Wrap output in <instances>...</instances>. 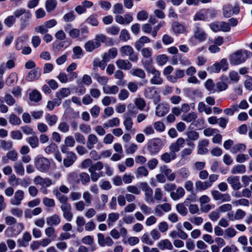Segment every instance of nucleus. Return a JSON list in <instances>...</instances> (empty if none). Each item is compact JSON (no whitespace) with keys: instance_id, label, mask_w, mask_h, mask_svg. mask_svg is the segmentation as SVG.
<instances>
[{"instance_id":"1","label":"nucleus","mask_w":252,"mask_h":252,"mask_svg":"<svg viewBox=\"0 0 252 252\" xmlns=\"http://www.w3.org/2000/svg\"><path fill=\"white\" fill-rule=\"evenodd\" d=\"M34 164L35 168L42 173L48 172L51 164L50 160L41 155H38L34 158Z\"/></svg>"},{"instance_id":"2","label":"nucleus","mask_w":252,"mask_h":252,"mask_svg":"<svg viewBox=\"0 0 252 252\" xmlns=\"http://www.w3.org/2000/svg\"><path fill=\"white\" fill-rule=\"evenodd\" d=\"M103 167V164L101 161H97L94 163V166L89 168L88 171L90 173L91 178L92 181L96 182L100 177L104 176V174L102 172L97 173L96 170L100 171Z\"/></svg>"},{"instance_id":"3","label":"nucleus","mask_w":252,"mask_h":252,"mask_svg":"<svg viewBox=\"0 0 252 252\" xmlns=\"http://www.w3.org/2000/svg\"><path fill=\"white\" fill-rule=\"evenodd\" d=\"M61 203V208L63 212V218L68 221H71L73 214L71 212V206L68 202V198H66L60 202Z\"/></svg>"},{"instance_id":"4","label":"nucleus","mask_w":252,"mask_h":252,"mask_svg":"<svg viewBox=\"0 0 252 252\" xmlns=\"http://www.w3.org/2000/svg\"><path fill=\"white\" fill-rule=\"evenodd\" d=\"M240 12L238 2H236L233 6L230 4H226L222 7V14L225 18H229L233 14H238Z\"/></svg>"},{"instance_id":"5","label":"nucleus","mask_w":252,"mask_h":252,"mask_svg":"<svg viewBox=\"0 0 252 252\" xmlns=\"http://www.w3.org/2000/svg\"><path fill=\"white\" fill-rule=\"evenodd\" d=\"M121 53L128 57L129 60L133 63H136L138 60V55L135 53L133 48L129 45H125L120 48Z\"/></svg>"},{"instance_id":"6","label":"nucleus","mask_w":252,"mask_h":252,"mask_svg":"<svg viewBox=\"0 0 252 252\" xmlns=\"http://www.w3.org/2000/svg\"><path fill=\"white\" fill-rule=\"evenodd\" d=\"M207 34L204 30L198 25H196L193 31V36L189 38V41L193 44L194 38L196 39L199 42H202L205 40Z\"/></svg>"},{"instance_id":"7","label":"nucleus","mask_w":252,"mask_h":252,"mask_svg":"<svg viewBox=\"0 0 252 252\" xmlns=\"http://www.w3.org/2000/svg\"><path fill=\"white\" fill-rule=\"evenodd\" d=\"M246 58L241 51H237L230 57V63L232 65H238L245 62Z\"/></svg>"},{"instance_id":"8","label":"nucleus","mask_w":252,"mask_h":252,"mask_svg":"<svg viewBox=\"0 0 252 252\" xmlns=\"http://www.w3.org/2000/svg\"><path fill=\"white\" fill-rule=\"evenodd\" d=\"M140 187L143 191L145 192V201L148 203H154V199L153 198V190L146 183H140Z\"/></svg>"},{"instance_id":"9","label":"nucleus","mask_w":252,"mask_h":252,"mask_svg":"<svg viewBox=\"0 0 252 252\" xmlns=\"http://www.w3.org/2000/svg\"><path fill=\"white\" fill-rule=\"evenodd\" d=\"M160 141L158 139H153L150 141L148 145V150L152 155H156L160 150Z\"/></svg>"},{"instance_id":"10","label":"nucleus","mask_w":252,"mask_h":252,"mask_svg":"<svg viewBox=\"0 0 252 252\" xmlns=\"http://www.w3.org/2000/svg\"><path fill=\"white\" fill-rule=\"evenodd\" d=\"M24 198V192L21 189H18L14 193V196L10 200L11 205L18 206L21 204Z\"/></svg>"},{"instance_id":"11","label":"nucleus","mask_w":252,"mask_h":252,"mask_svg":"<svg viewBox=\"0 0 252 252\" xmlns=\"http://www.w3.org/2000/svg\"><path fill=\"white\" fill-rule=\"evenodd\" d=\"M133 17L129 14H126L124 16L117 15L115 16V21L119 24L127 25L133 21Z\"/></svg>"},{"instance_id":"12","label":"nucleus","mask_w":252,"mask_h":252,"mask_svg":"<svg viewBox=\"0 0 252 252\" xmlns=\"http://www.w3.org/2000/svg\"><path fill=\"white\" fill-rule=\"evenodd\" d=\"M149 73H151L153 76L150 79V82L153 85H161L163 83V79L160 77V72L156 68H154Z\"/></svg>"},{"instance_id":"13","label":"nucleus","mask_w":252,"mask_h":252,"mask_svg":"<svg viewBox=\"0 0 252 252\" xmlns=\"http://www.w3.org/2000/svg\"><path fill=\"white\" fill-rule=\"evenodd\" d=\"M185 140L183 138H179L177 141L172 143L169 147L170 152L176 156V153L179 151L181 148L184 146Z\"/></svg>"},{"instance_id":"14","label":"nucleus","mask_w":252,"mask_h":252,"mask_svg":"<svg viewBox=\"0 0 252 252\" xmlns=\"http://www.w3.org/2000/svg\"><path fill=\"white\" fill-rule=\"evenodd\" d=\"M226 180L227 183L231 185V187L234 190H239L242 187L238 176H231L228 177Z\"/></svg>"},{"instance_id":"15","label":"nucleus","mask_w":252,"mask_h":252,"mask_svg":"<svg viewBox=\"0 0 252 252\" xmlns=\"http://www.w3.org/2000/svg\"><path fill=\"white\" fill-rule=\"evenodd\" d=\"M77 157L75 154L72 152H69L67 153L66 158L63 160V165L65 167H69L73 165Z\"/></svg>"},{"instance_id":"16","label":"nucleus","mask_w":252,"mask_h":252,"mask_svg":"<svg viewBox=\"0 0 252 252\" xmlns=\"http://www.w3.org/2000/svg\"><path fill=\"white\" fill-rule=\"evenodd\" d=\"M40 75V69L39 68H34L28 73L26 79L28 81H33L38 80Z\"/></svg>"},{"instance_id":"17","label":"nucleus","mask_w":252,"mask_h":252,"mask_svg":"<svg viewBox=\"0 0 252 252\" xmlns=\"http://www.w3.org/2000/svg\"><path fill=\"white\" fill-rule=\"evenodd\" d=\"M160 170L169 181H173L176 177V174L172 172V170L168 168L167 166L164 165L160 167Z\"/></svg>"},{"instance_id":"18","label":"nucleus","mask_w":252,"mask_h":252,"mask_svg":"<svg viewBox=\"0 0 252 252\" xmlns=\"http://www.w3.org/2000/svg\"><path fill=\"white\" fill-rule=\"evenodd\" d=\"M169 111V106L167 104L160 103L156 107V115L158 117L165 116Z\"/></svg>"},{"instance_id":"19","label":"nucleus","mask_w":252,"mask_h":252,"mask_svg":"<svg viewBox=\"0 0 252 252\" xmlns=\"http://www.w3.org/2000/svg\"><path fill=\"white\" fill-rule=\"evenodd\" d=\"M33 182L36 185L45 187H50L52 184L49 178H43L40 176H36L33 179Z\"/></svg>"},{"instance_id":"20","label":"nucleus","mask_w":252,"mask_h":252,"mask_svg":"<svg viewBox=\"0 0 252 252\" xmlns=\"http://www.w3.org/2000/svg\"><path fill=\"white\" fill-rule=\"evenodd\" d=\"M209 141L207 139H202L199 141L198 145V154L200 155L206 154L208 150L206 148L209 145Z\"/></svg>"},{"instance_id":"21","label":"nucleus","mask_w":252,"mask_h":252,"mask_svg":"<svg viewBox=\"0 0 252 252\" xmlns=\"http://www.w3.org/2000/svg\"><path fill=\"white\" fill-rule=\"evenodd\" d=\"M61 221V219L57 214H54L46 218V223L48 226H57L59 225Z\"/></svg>"},{"instance_id":"22","label":"nucleus","mask_w":252,"mask_h":252,"mask_svg":"<svg viewBox=\"0 0 252 252\" xmlns=\"http://www.w3.org/2000/svg\"><path fill=\"white\" fill-rule=\"evenodd\" d=\"M116 64L121 69L129 70L132 67L131 63L127 60L119 59L116 62Z\"/></svg>"},{"instance_id":"23","label":"nucleus","mask_w":252,"mask_h":252,"mask_svg":"<svg viewBox=\"0 0 252 252\" xmlns=\"http://www.w3.org/2000/svg\"><path fill=\"white\" fill-rule=\"evenodd\" d=\"M185 194L184 189L181 187H178L176 191L171 192L170 193V196L173 200H178L182 198Z\"/></svg>"},{"instance_id":"24","label":"nucleus","mask_w":252,"mask_h":252,"mask_svg":"<svg viewBox=\"0 0 252 252\" xmlns=\"http://www.w3.org/2000/svg\"><path fill=\"white\" fill-rule=\"evenodd\" d=\"M32 236L29 232H25L21 239L18 240V243L20 247H26L29 245V242L31 240Z\"/></svg>"},{"instance_id":"25","label":"nucleus","mask_w":252,"mask_h":252,"mask_svg":"<svg viewBox=\"0 0 252 252\" xmlns=\"http://www.w3.org/2000/svg\"><path fill=\"white\" fill-rule=\"evenodd\" d=\"M158 248L161 250L167 249L171 250L173 249V246L171 242L168 239H163L160 240L157 244Z\"/></svg>"},{"instance_id":"26","label":"nucleus","mask_w":252,"mask_h":252,"mask_svg":"<svg viewBox=\"0 0 252 252\" xmlns=\"http://www.w3.org/2000/svg\"><path fill=\"white\" fill-rule=\"evenodd\" d=\"M98 141V138L95 134H90L87 138V147L90 150L93 149Z\"/></svg>"},{"instance_id":"27","label":"nucleus","mask_w":252,"mask_h":252,"mask_svg":"<svg viewBox=\"0 0 252 252\" xmlns=\"http://www.w3.org/2000/svg\"><path fill=\"white\" fill-rule=\"evenodd\" d=\"M154 200L157 201L166 202L167 198L164 196V193L160 188H156L154 192Z\"/></svg>"},{"instance_id":"28","label":"nucleus","mask_w":252,"mask_h":252,"mask_svg":"<svg viewBox=\"0 0 252 252\" xmlns=\"http://www.w3.org/2000/svg\"><path fill=\"white\" fill-rule=\"evenodd\" d=\"M102 91L105 94H116L119 92V87L116 85L105 86L102 87Z\"/></svg>"},{"instance_id":"29","label":"nucleus","mask_w":252,"mask_h":252,"mask_svg":"<svg viewBox=\"0 0 252 252\" xmlns=\"http://www.w3.org/2000/svg\"><path fill=\"white\" fill-rule=\"evenodd\" d=\"M120 121L117 117L109 120L107 122L103 124V126L105 128L117 127L120 125Z\"/></svg>"},{"instance_id":"30","label":"nucleus","mask_w":252,"mask_h":252,"mask_svg":"<svg viewBox=\"0 0 252 252\" xmlns=\"http://www.w3.org/2000/svg\"><path fill=\"white\" fill-rule=\"evenodd\" d=\"M195 186L196 190L198 191L205 190L211 187L210 184L208 181H197L195 183Z\"/></svg>"},{"instance_id":"31","label":"nucleus","mask_w":252,"mask_h":252,"mask_svg":"<svg viewBox=\"0 0 252 252\" xmlns=\"http://www.w3.org/2000/svg\"><path fill=\"white\" fill-rule=\"evenodd\" d=\"M91 75L99 84L103 86H106L109 80L107 77L104 76H101L97 73H91Z\"/></svg>"},{"instance_id":"32","label":"nucleus","mask_w":252,"mask_h":252,"mask_svg":"<svg viewBox=\"0 0 252 252\" xmlns=\"http://www.w3.org/2000/svg\"><path fill=\"white\" fill-rule=\"evenodd\" d=\"M45 120L47 124L50 126H52L57 123L58 118L56 115L46 114L45 116Z\"/></svg>"},{"instance_id":"33","label":"nucleus","mask_w":252,"mask_h":252,"mask_svg":"<svg viewBox=\"0 0 252 252\" xmlns=\"http://www.w3.org/2000/svg\"><path fill=\"white\" fill-rule=\"evenodd\" d=\"M198 111L200 113L205 112L209 115L212 113V108L206 105L203 102H199L197 106Z\"/></svg>"},{"instance_id":"34","label":"nucleus","mask_w":252,"mask_h":252,"mask_svg":"<svg viewBox=\"0 0 252 252\" xmlns=\"http://www.w3.org/2000/svg\"><path fill=\"white\" fill-rule=\"evenodd\" d=\"M105 59L104 58V60ZM93 69L94 71H96L97 67H99L102 70H103L106 65V61L104 60L100 61L98 59H95L93 61Z\"/></svg>"},{"instance_id":"35","label":"nucleus","mask_w":252,"mask_h":252,"mask_svg":"<svg viewBox=\"0 0 252 252\" xmlns=\"http://www.w3.org/2000/svg\"><path fill=\"white\" fill-rule=\"evenodd\" d=\"M84 47L87 52H90L99 47V44L94 40H89L85 43Z\"/></svg>"},{"instance_id":"36","label":"nucleus","mask_w":252,"mask_h":252,"mask_svg":"<svg viewBox=\"0 0 252 252\" xmlns=\"http://www.w3.org/2000/svg\"><path fill=\"white\" fill-rule=\"evenodd\" d=\"M246 171V166L243 164L234 165L231 169V173L233 174H243Z\"/></svg>"},{"instance_id":"37","label":"nucleus","mask_w":252,"mask_h":252,"mask_svg":"<svg viewBox=\"0 0 252 252\" xmlns=\"http://www.w3.org/2000/svg\"><path fill=\"white\" fill-rule=\"evenodd\" d=\"M124 117L125 118L124 125L125 128L127 130H129L131 129L133 125L132 119L128 113L125 114Z\"/></svg>"},{"instance_id":"38","label":"nucleus","mask_w":252,"mask_h":252,"mask_svg":"<svg viewBox=\"0 0 252 252\" xmlns=\"http://www.w3.org/2000/svg\"><path fill=\"white\" fill-rule=\"evenodd\" d=\"M131 74L141 79H144L146 77V74L144 71L141 68H133L130 71Z\"/></svg>"},{"instance_id":"39","label":"nucleus","mask_w":252,"mask_h":252,"mask_svg":"<svg viewBox=\"0 0 252 252\" xmlns=\"http://www.w3.org/2000/svg\"><path fill=\"white\" fill-rule=\"evenodd\" d=\"M176 157V156H175L174 154H172L170 151L169 153L166 152L162 154L161 156V159L165 163H169L172 160L174 159Z\"/></svg>"},{"instance_id":"40","label":"nucleus","mask_w":252,"mask_h":252,"mask_svg":"<svg viewBox=\"0 0 252 252\" xmlns=\"http://www.w3.org/2000/svg\"><path fill=\"white\" fill-rule=\"evenodd\" d=\"M228 77L229 78V83H237L240 79L238 72L234 70H231L229 72Z\"/></svg>"},{"instance_id":"41","label":"nucleus","mask_w":252,"mask_h":252,"mask_svg":"<svg viewBox=\"0 0 252 252\" xmlns=\"http://www.w3.org/2000/svg\"><path fill=\"white\" fill-rule=\"evenodd\" d=\"M27 141L30 146L33 149L36 148L39 145L38 139L35 135L29 137L27 139Z\"/></svg>"},{"instance_id":"42","label":"nucleus","mask_w":252,"mask_h":252,"mask_svg":"<svg viewBox=\"0 0 252 252\" xmlns=\"http://www.w3.org/2000/svg\"><path fill=\"white\" fill-rule=\"evenodd\" d=\"M15 171L17 174L20 176H23L25 174V169L23 165L21 162L15 163L14 165Z\"/></svg>"},{"instance_id":"43","label":"nucleus","mask_w":252,"mask_h":252,"mask_svg":"<svg viewBox=\"0 0 252 252\" xmlns=\"http://www.w3.org/2000/svg\"><path fill=\"white\" fill-rule=\"evenodd\" d=\"M172 29L174 32L176 33H181L185 30L184 26L177 22L173 23Z\"/></svg>"},{"instance_id":"44","label":"nucleus","mask_w":252,"mask_h":252,"mask_svg":"<svg viewBox=\"0 0 252 252\" xmlns=\"http://www.w3.org/2000/svg\"><path fill=\"white\" fill-rule=\"evenodd\" d=\"M56 0H47L45 2V7L47 12L53 11L57 6Z\"/></svg>"},{"instance_id":"45","label":"nucleus","mask_w":252,"mask_h":252,"mask_svg":"<svg viewBox=\"0 0 252 252\" xmlns=\"http://www.w3.org/2000/svg\"><path fill=\"white\" fill-rule=\"evenodd\" d=\"M197 117V115L195 112H191L188 114L183 116L182 120L187 123L193 122Z\"/></svg>"},{"instance_id":"46","label":"nucleus","mask_w":252,"mask_h":252,"mask_svg":"<svg viewBox=\"0 0 252 252\" xmlns=\"http://www.w3.org/2000/svg\"><path fill=\"white\" fill-rule=\"evenodd\" d=\"M177 211L181 215L185 216L188 214V209L183 203H179L176 205Z\"/></svg>"},{"instance_id":"47","label":"nucleus","mask_w":252,"mask_h":252,"mask_svg":"<svg viewBox=\"0 0 252 252\" xmlns=\"http://www.w3.org/2000/svg\"><path fill=\"white\" fill-rule=\"evenodd\" d=\"M70 94V91L68 88H62L57 92L56 97H60L62 99L68 96Z\"/></svg>"},{"instance_id":"48","label":"nucleus","mask_w":252,"mask_h":252,"mask_svg":"<svg viewBox=\"0 0 252 252\" xmlns=\"http://www.w3.org/2000/svg\"><path fill=\"white\" fill-rule=\"evenodd\" d=\"M58 129L61 132L66 133L69 130V125L66 122H61L58 125Z\"/></svg>"},{"instance_id":"49","label":"nucleus","mask_w":252,"mask_h":252,"mask_svg":"<svg viewBox=\"0 0 252 252\" xmlns=\"http://www.w3.org/2000/svg\"><path fill=\"white\" fill-rule=\"evenodd\" d=\"M207 17V12L206 10L203 9L197 12L194 15L193 20L194 21L197 20H204Z\"/></svg>"},{"instance_id":"50","label":"nucleus","mask_w":252,"mask_h":252,"mask_svg":"<svg viewBox=\"0 0 252 252\" xmlns=\"http://www.w3.org/2000/svg\"><path fill=\"white\" fill-rule=\"evenodd\" d=\"M41 99V95L40 93L36 91L33 90L30 94V99L31 101H33L34 102H38Z\"/></svg>"},{"instance_id":"51","label":"nucleus","mask_w":252,"mask_h":252,"mask_svg":"<svg viewBox=\"0 0 252 252\" xmlns=\"http://www.w3.org/2000/svg\"><path fill=\"white\" fill-rule=\"evenodd\" d=\"M17 81V75L15 73H11L6 80V84L8 86H12Z\"/></svg>"},{"instance_id":"52","label":"nucleus","mask_w":252,"mask_h":252,"mask_svg":"<svg viewBox=\"0 0 252 252\" xmlns=\"http://www.w3.org/2000/svg\"><path fill=\"white\" fill-rule=\"evenodd\" d=\"M235 112H238L237 104H233L229 108H226L223 110L224 114L229 116H233Z\"/></svg>"},{"instance_id":"53","label":"nucleus","mask_w":252,"mask_h":252,"mask_svg":"<svg viewBox=\"0 0 252 252\" xmlns=\"http://www.w3.org/2000/svg\"><path fill=\"white\" fill-rule=\"evenodd\" d=\"M124 10L123 5L120 3H117L113 5V13L115 14L120 15L123 14Z\"/></svg>"},{"instance_id":"54","label":"nucleus","mask_w":252,"mask_h":252,"mask_svg":"<svg viewBox=\"0 0 252 252\" xmlns=\"http://www.w3.org/2000/svg\"><path fill=\"white\" fill-rule=\"evenodd\" d=\"M142 63L144 68L148 73L155 68L152 65V60L151 59L147 61L142 60Z\"/></svg>"},{"instance_id":"55","label":"nucleus","mask_w":252,"mask_h":252,"mask_svg":"<svg viewBox=\"0 0 252 252\" xmlns=\"http://www.w3.org/2000/svg\"><path fill=\"white\" fill-rule=\"evenodd\" d=\"M119 218V215L117 213H111L108 215L107 223L110 226L113 222L117 221Z\"/></svg>"},{"instance_id":"56","label":"nucleus","mask_w":252,"mask_h":252,"mask_svg":"<svg viewBox=\"0 0 252 252\" xmlns=\"http://www.w3.org/2000/svg\"><path fill=\"white\" fill-rule=\"evenodd\" d=\"M80 180L83 185H86L90 181V175L86 172H82L79 175Z\"/></svg>"},{"instance_id":"57","label":"nucleus","mask_w":252,"mask_h":252,"mask_svg":"<svg viewBox=\"0 0 252 252\" xmlns=\"http://www.w3.org/2000/svg\"><path fill=\"white\" fill-rule=\"evenodd\" d=\"M168 57L165 54L158 55L156 58V61L160 66L164 65L168 61Z\"/></svg>"},{"instance_id":"58","label":"nucleus","mask_w":252,"mask_h":252,"mask_svg":"<svg viewBox=\"0 0 252 252\" xmlns=\"http://www.w3.org/2000/svg\"><path fill=\"white\" fill-rule=\"evenodd\" d=\"M148 170L145 167L141 166L137 169L136 177L139 178L142 176L146 177L148 175Z\"/></svg>"},{"instance_id":"59","label":"nucleus","mask_w":252,"mask_h":252,"mask_svg":"<svg viewBox=\"0 0 252 252\" xmlns=\"http://www.w3.org/2000/svg\"><path fill=\"white\" fill-rule=\"evenodd\" d=\"M83 198L84 200V202L86 204V206H90L91 205L92 196L88 191L83 192Z\"/></svg>"},{"instance_id":"60","label":"nucleus","mask_w":252,"mask_h":252,"mask_svg":"<svg viewBox=\"0 0 252 252\" xmlns=\"http://www.w3.org/2000/svg\"><path fill=\"white\" fill-rule=\"evenodd\" d=\"M157 91H154L152 87H147L144 91L145 96L148 99L154 98V96L156 94Z\"/></svg>"},{"instance_id":"61","label":"nucleus","mask_w":252,"mask_h":252,"mask_svg":"<svg viewBox=\"0 0 252 252\" xmlns=\"http://www.w3.org/2000/svg\"><path fill=\"white\" fill-rule=\"evenodd\" d=\"M246 145L244 144L240 143L234 145L231 150V152L235 154L238 152H243L246 150Z\"/></svg>"},{"instance_id":"62","label":"nucleus","mask_w":252,"mask_h":252,"mask_svg":"<svg viewBox=\"0 0 252 252\" xmlns=\"http://www.w3.org/2000/svg\"><path fill=\"white\" fill-rule=\"evenodd\" d=\"M116 102V99L112 96H105L101 100V102L104 106H108L111 103H115Z\"/></svg>"},{"instance_id":"63","label":"nucleus","mask_w":252,"mask_h":252,"mask_svg":"<svg viewBox=\"0 0 252 252\" xmlns=\"http://www.w3.org/2000/svg\"><path fill=\"white\" fill-rule=\"evenodd\" d=\"M13 145L12 141L0 140V148L4 150H8L12 148Z\"/></svg>"},{"instance_id":"64","label":"nucleus","mask_w":252,"mask_h":252,"mask_svg":"<svg viewBox=\"0 0 252 252\" xmlns=\"http://www.w3.org/2000/svg\"><path fill=\"white\" fill-rule=\"evenodd\" d=\"M9 122L12 125H19L21 123L20 119L14 114L10 115Z\"/></svg>"}]
</instances>
